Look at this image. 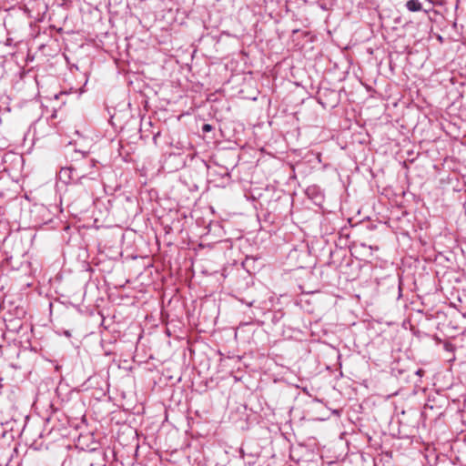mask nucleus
I'll use <instances>...</instances> for the list:
<instances>
[{
  "mask_svg": "<svg viewBox=\"0 0 466 466\" xmlns=\"http://www.w3.org/2000/svg\"><path fill=\"white\" fill-rule=\"evenodd\" d=\"M407 8L411 12L420 11L421 9V5L417 0H410L406 4Z\"/></svg>",
  "mask_w": 466,
  "mask_h": 466,
  "instance_id": "1",
  "label": "nucleus"
},
{
  "mask_svg": "<svg viewBox=\"0 0 466 466\" xmlns=\"http://www.w3.org/2000/svg\"><path fill=\"white\" fill-rule=\"evenodd\" d=\"M212 129V127L209 124H206L203 126L204 132H209Z\"/></svg>",
  "mask_w": 466,
  "mask_h": 466,
  "instance_id": "2",
  "label": "nucleus"
}]
</instances>
